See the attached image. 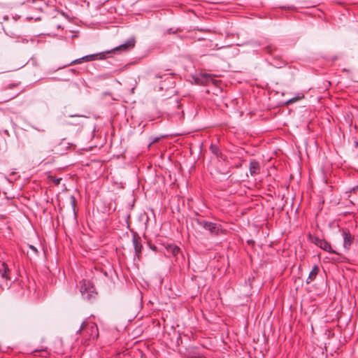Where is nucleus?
Masks as SVG:
<instances>
[{"instance_id":"a878e982","label":"nucleus","mask_w":358,"mask_h":358,"mask_svg":"<svg viewBox=\"0 0 358 358\" xmlns=\"http://www.w3.org/2000/svg\"><path fill=\"white\" fill-rule=\"evenodd\" d=\"M66 144H68V143L65 141V140H64V139H63V140L62 141V142L59 143V145H58V147H59V146H61V145H66Z\"/></svg>"},{"instance_id":"f8f14e48","label":"nucleus","mask_w":358,"mask_h":358,"mask_svg":"<svg viewBox=\"0 0 358 358\" xmlns=\"http://www.w3.org/2000/svg\"><path fill=\"white\" fill-rule=\"evenodd\" d=\"M319 271V268L317 265H315L311 271L309 273L308 277L306 280V283L310 284L313 280H315Z\"/></svg>"},{"instance_id":"b1692460","label":"nucleus","mask_w":358,"mask_h":358,"mask_svg":"<svg viewBox=\"0 0 358 358\" xmlns=\"http://www.w3.org/2000/svg\"><path fill=\"white\" fill-rule=\"evenodd\" d=\"M298 99H298L297 97H294V98H292V99H289V100L287 102V103H292V102H294V101H296V100H298Z\"/></svg>"},{"instance_id":"f3484780","label":"nucleus","mask_w":358,"mask_h":358,"mask_svg":"<svg viewBox=\"0 0 358 358\" xmlns=\"http://www.w3.org/2000/svg\"><path fill=\"white\" fill-rule=\"evenodd\" d=\"M28 247L32 252V254H31V255L34 256V257L38 255V251L36 247H34L32 245H29Z\"/></svg>"},{"instance_id":"4be33fe9","label":"nucleus","mask_w":358,"mask_h":358,"mask_svg":"<svg viewBox=\"0 0 358 358\" xmlns=\"http://www.w3.org/2000/svg\"><path fill=\"white\" fill-rule=\"evenodd\" d=\"M69 148V146H65V149H60V150L59 149V148H57V153L62 155L66 150H67V149Z\"/></svg>"},{"instance_id":"f257e3e1","label":"nucleus","mask_w":358,"mask_h":358,"mask_svg":"<svg viewBox=\"0 0 358 358\" xmlns=\"http://www.w3.org/2000/svg\"><path fill=\"white\" fill-rule=\"evenodd\" d=\"M78 332L89 340H95L99 337L98 327L94 322H83Z\"/></svg>"},{"instance_id":"0eeeda50","label":"nucleus","mask_w":358,"mask_h":358,"mask_svg":"<svg viewBox=\"0 0 358 358\" xmlns=\"http://www.w3.org/2000/svg\"><path fill=\"white\" fill-rule=\"evenodd\" d=\"M198 84L206 85L210 83L215 84L216 80L208 73H201L196 79Z\"/></svg>"},{"instance_id":"ddd939ff","label":"nucleus","mask_w":358,"mask_h":358,"mask_svg":"<svg viewBox=\"0 0 358 358\" xmlns=\"http://www.w3.org/2000/svg\"><path fill=\"white\" fill-rule=\"evenodd\" d=\"M32 355L34 356H41L44 357H47L50 355V352L48 351L46 348L41 350H36L32 352Z\"/></svg>"},{"instance_id":"9d476101","label":"nucleus","mask_w":358,"mask_h":358,"mask_svg":"<svg viewBox=\"0 0 358 358\" xmlns=\"http://www.w3.org/2000/svg\"><path fill=\"white\" fill-rule=\"evenodd\" d=\"M260 164L256 160H252L250 162L249 170L251 176H256L260 173Z\"/></svg>"},{"instance_id":"39448f33","label":"nucleus","mask_w":358,"mask_h":358,"mask_svg":"<svg viewBox=\"0 0 358 358\" xmlns=\"http://www.w3.org/2000/svg\"><path fill=\"white\" fill-rule=\"evenodd\" d=\"M136 44V39L134 37L129 38L124 43L121 44L110 50L106 51V53L108 54L110 52L120 53L128 52L134 48Z\"/></svg>"},{"instance_id":"6e6552de","label":"nucleus","mask_w":358,"mask_h":358,"mask_svg":"<svg viewBox=\"0 0 358 358\" xmlns=\"http://www.w3.org/2000/svg\"><path fill=\"white\" fill-rule=\"evenodd\" d=\"M141 239L139 236L137 235L136 233L133 234L132 242L135 250L136 256L140 259L141 256V252L143 249V245L141 242Z\"/></svg>"},{"instance_id":"1a4fd4ad","label":"nucleus","mask_w":358,"mask_h":358,"mask_svg":"<svg viewBox=\"0 0 358 358\" xmlns=\"http://www.w3.org/2000/svg\"><path fill=\"white\" fill-rule=\"evenodd\" d=\"M342 236L343 237V247L346 250H349L353 242L354 236L348 229H343Z\"/></svg>"},{"instance_id":"f03ea898","label":"nucleus","mask_w":358,"mask_h":358,"mask_svg":"<svg viewBox=\"0 0 358 358\" xmlns=\"http://www.w3.org/2000/svg\"><path fill=\"white\" fill-rule=\"evenodd\" d=\"M80 292L83 298L87 301L95 299L97 294L93 285L90 281L85 280L80 282Z\"/></svg>"},{"instance_id":"5701e85b","label":"nucleus","mask_w":358,"mask_h":358,"mask_svg":"<svg viewBox=\"0 0 358 358\" xmlns=\"http://www.w3.org/2000/svg\"><path fill=\"white\" fill-rule=\"evenodd\" d=\"M272 50H273V48L271 46H267L266 48V51L268 53H271L272 52Z\"/></svg>"},{"instance_id":"393cba45","label":"nucleus","mask_w":358,"mask_h":358,"mask_svg":"<svg viewBox=\"0 0 358 358\" xmlns=\"http://www.w3.org/2000/svg\"><path fill=\"white\" fill-rule=\"evenodd\" d=\"M158 141H159V138H154L153 140H152V141L150 142V145L151 144H153V143H157Z\"/></svg>"},{"instance_id":"bb28decb","label":"nucleus","mask_w":358,"mask_h":358,"mask_svg":"<svg viewBox=\"0 0 358 358\" xmlns=\"http://www.w3.org/2000/svg\"><path fill=\"white\" fill-rule=\"evenodd\" d=\"M355 146L356 148H358V141H355Z\"/></svg>"},{"instance_id":"dca6fc26","label":"nucleus","mask_w":358,"mask_h":358,"mask_svg":"<svg viewBox=\"0 0 358 358\" xmlns=\"http://www.w3.org/2000/svg\"><path fill=\"white\" fill-rule=\"evenodd\" d=\"M155 78H160V79H164V81L166 80V79H171V77L169 76H167V75L166 74H160V73H157L155 75Z\"/></svg>"},{"instance_id":"2eb2a0df","label":"nucleus","mask_w":358,"mask_h":358,"mask_svg":"<svg viewBox=\"0 0 358 358\" xmlns=\"http://www.w3.org/2000/svg\"><path fill=\"white\" fill-rule=\"evenodd\" d=\"M166 250L168 252H171L174 257L177 256V255L180 252V248L175 245H169Z\"/></svg>"},{"instance_id":"423d86ee","label":"nucleus","mask_w":358,"mask_h":358,"mask_svg":"<svg viewBox=\"0 0 358 358\" xmlns=\"http://www.w3.org/2000/svg\"><path fill=\"white\" fill-rule=\"evenodd\" d=\"M196 222L200 227L208 231L210 233L213 234L217 235L219 234L220 231H222L220 225L217 223L208 222L206 220L199 219H197Z\"/></svg>"},{"instance_id":"20e7f679","label":"nucleus","mask_w":358,"mask_h":358,"mask_svg":"<svg viewBox=\"0 0 358 358\" xmlns=\"http://www.w3.org/2000/svg\"><path fill=\"white\" fill-rule=\"evenodd\" d=\"M308 238L311 243H314L323 250L327 251L329 253L338 255L335 250H332L330 243L327 242L326 240L322 239L317 236H313L311 234H309Z\"/></svg>"},{"instance_id":"6ab92c4d","label":"nucleus","mask_w":358,"mask_h":358,"mask_svg":"<svg viewBox=\"0 0 358 358\" xmlns=\"http://www.w3.org/2000/svg\"><path fill=\"white\" fill-rule=\"evenodd\" d=\"M83 62H85V60L82 59V57H81V58H79V59H75V60L72 61L69 64V65L78 64H80V63H83Z\"/></svg>"},{"instance_id":"a211bd4d","label":"nucleus","mask_w":358,"mask_h":358,"mask_svg":"<svg viewBox=\"0 0 358 358\" xmlns=\"http://www.w3.org/2000/svg\"><path fill=\"white\" fill-rule=\"evenodd\" d=\"M50 178L52 181V182H54L56 185H59L62 180L61 178H55L53 176H50Z\"/></svg>"},{"instance_id":"aec40b11","label":"nucleus","mask_w":358,"mask_h":358,"mask_svg":"<svg viewBox=\"0 0 358 358\" xmlns=\"http://www.w3.org/2000/svg\"><path fill=\"white\" fill-rule=\"evenodd\" d=\"M13 1L16 5H23L28 0H13Z\"/></svg>"},{"instance_id":"9b49d317","label":"nucleus","mask_w":358,"mask_h":358,"mask_svg":"<svg viewBox=\"0 0 358 358\" xmlns=\"http://www.w3.org/2000/svg\"><path fill=\"white\" fill-rule=\"evenodd\" d=\"M105 53H106V52L86 55V56L83 57L82 59L85 60V62H90V61H92V60H94L96 59H102L105 58Z\"/></svg>"},{"instance_id":"412c9836","label":"nucleus","mask_w":358,"mask_h":358,"mask_svg":"<svg viewBox=\"0 0 358 358\" xmlns=\"http://www.w3.org/2000/svg\"><path fill=\"white\" fill-rule=\"evenodd\" d=\"M71 204H72V206H73V211L75 212L76 201V199H75V197L73 196H71Z\"/></svg>"},{"instance_id":"7ed1b4c3","label":"nucleus","mask_w":358,"mask_h":358,"mask_svg":"<svg viewBox=\"0 0 358 358\" xmlns=\"http://www.w3.org/2000/svg\"><path fill=\"white\" fill-rule=\"evenodd\" d=\"M9 273L8 265L5 262H0V287L2 289H8L11 285Z\"/></svg>"},{"instance_id":"4468645a","label":"nucleus","mask_w":358,"mask_h":358,"mask_svg":"<svg viewBox=\"0 0 358 358\" xmlns=\"http://www.w3.org/2000/svg\"><path fill=\"white\" fill-rule=\"evenodd\" d=\"M210 150L213 154H214L217 157H222V153L220 150L218 146L214 144H211L210 146Z\"/></svg>"},{"instance_id":"cd10ccee","label":"nucleus","mask_w":358,"mask_h":358,"mask_svg":"<svg viewBox=\"0 0 358 358\" xmlns=\"http://www.w3.org/2000/svg\"><path fill=\"white\" fill-rule=\"evenodd\" d=\"M163 88H164V86H162H162H159V91H160V90H163Z\"/></svg>"}]
</instances>
